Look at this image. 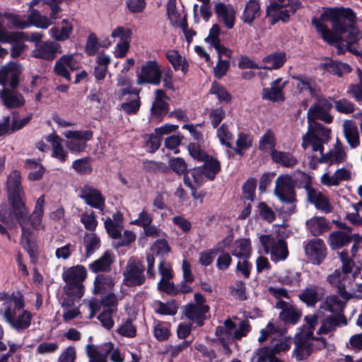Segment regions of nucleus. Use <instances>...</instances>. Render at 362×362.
<instances>
[{"instance_id":"obj_1","label":"nucleus","mask_w":362,"mask_h":362,"mask_svg":"<svg viewBox=\"0 0 362 362\" xmlns=\"http://www.w3.org/2000/svg\"><path fill=\"white\" fill-rule=\"evenodd\" d=\"M327 18L332 22L333 29L339 34L348 33V35L339 37L337 34L331 32L326 25H325L320 19L313 18V25L315 27L317 32L321 37L329 45H335L338 54H344L345 50L349 52L358 51L352 46L355 37H353L352 31L354 29H358L355 27L356 16L350 8H334L329 9L321 16V18Z\"/></svg>"},{"instance_id":"obj_2","label":"nucleus","mask_w":362,"mask_h":362,"mask_svg":"<svg viewBox=\"0 0 362 362\" xmlns=\"http://www.w3.org/2000/svg\"><path fill=\"white\" fill-rule=\"evenodd\" d=\"M332 105L325 98H317L316 101L308 110L307 118L308 129L306 134L303 136L302 147L306 150L313 147L314 150H322V144H327L330 139V129L317 122V119L329 124L333 117L329 113Z\"/></svg>"},{"instance_id":"obj_3","label":"nucleus","mask_w":362,"mask_h":362,"mask_svg":"<svg viewBox=\"0 0 362 362\" xmlns=\"http://www.w3.org/2000/svg\"><path fill=\"white\" fill-rule=\"evenodd\" d=\"M25 305L24 297L21 292L0 293V315L17 332L24 331L31 325L33 315L25 309Z\"/></svg>"},{"instance_id":"obj_4","label":"nucleus","mask_w":362,"mask_h":362,"mask_svg":"<svg viewBox=\"0 0 362 362\" xmlns=\"http://www.w3.org/2000/svg\"><path fill=\"white\" fill-rule=\"evenodd\" d=\"M45 204V197L42 195L37 199L34 210L30 215L22 200L17 199L12 208L11 213L21 228L22 242L25 243L28 247L32 243L34 230H43L45 228L42 222Z\"/></svg>"},{"instance_id":"obj_5","label":"nucleus","mask_w":362,"mask_h":362,"mask_svg":"<svg viewBox=\"0 0 362 362\" xmlns=\"http://www.w3.org/2000/svg\"><path fill=\"white\" fill-rule=\"evenodd\" d=\"M87 277V271L83 265H76L65 269L62 279L65 282L64 293L71 298H81L84 294L83 281Z\"/></svg>"},{"instance_id":"obj_6","label":"nucleus","mask_w":362,"mask_h":362,"mask_svg":"<svg viewBox=\"0 0 362 362\" xmlns=\"http://www.w3.org/2000/svg\"><path fill=\"white\" fill-rule=\"evenodd\" d=\"M296 182L292 177L288 174L281 175L275 181L274 195L284 204L286 209L283 212L292 214L296 209V196L295 192Z\"/></svg>"},{"instance_id":"obj_7","label":"nucleus","mask_w":362,"mask_h":362,"mask_svg":"<svg viewBox=\"0 0 362 362\" xmlns=\"http://www.w3.org/2000/svg\"><path fill=\"white\" fill-rule=\"evenodd\" d=\"M285 334V330H281L276 327L274 324L269 322L264 329H261L258 341L263 342L271 337L272 339L269 348L275 356L288 351L291 347L292 339Z\"/></svg>"},{"instance_id":"obj_8","label":"nucleus","mask_w":362,"mask_h":362,"mask_svg":"<svg viewBox=\"0 0 362 362\" xmlns=\"http://www.w3.org/2000/svg\"><path fill=\"white\" fill-rule=\"evenodd\" d=\"M259 242L264 247L266 254L270 255L271 260L274 262L284 261L288 256L286 243L273 235H262L259 237Z\"/></svg>"},{"instance_id":"obj_9","label":"nucleus","mask_w":362,"mask_h":362,"mask_svg":"<svg viewBox=\"0 0 362 362\" xmlns=\"http://www.w3.org/2000/svg\"><path fill=\"white\" fill-rule=\"evenodd\" d=\"M144 266L138 259L128 260L123 272V284L128 287L140 286L146 281Z\"/></svg>"},{"instance_id":"obj_10","label":"nucleus","mask_w":362,"mask_h":362,"mask_svg":"<svg viewBox=\"0 0 362 362\" xmlns=\"http://www.w3.org/2000/svg\"><path fill=\"white\" fill-rule=\"evenodd\" d=\"M324 144H322V150H314L313 147H309L313 153H319V156H311L310 165L312 168H315L318 163H329L330 164L339 163L346 160V154L344 148L340 143H337L333 148L325 154H323Z\"/></svg>"},{"instance_id":"obj_11","label":"nucleus","mask_w":362,"mask_h":362,"mask_svg":"<svg viewBox=\"0 0 362 362\" xmlns=\"http://www.w3.org/2000/svg\"><path fill=\"white\" fill-rule=\"evenodd\" d=\"M162 69L156 60H149L141 67L136 76V83L139 86L152 84L158 86L161 82Z\"/></svg>"},{"instance_id":"obj_12","label":"nucleus","mask_w":362,"mask_h":362,"mask_svg":"<svg viewBox=\"0 0 362 362\" xmlns=\"http://www.w3.org/2000/svg\"><path fill=\"white\" fill-rule=\"evenodd\" d=\"M300 7L298 0H277L267 6V13L285 22Z\"/></svg>"},{"instance_id":"obj_13","label":"nucleus","mask_w":362,"mask_h":362,"mask_svg":"<svg viewBox=\"0 0 362 362\" xmlns=\"http://www.w3.org/2000/svg\"><path fill=\"white\" fill-rule=\"evenodd\" d=\"M81 56L77 54H64L59 57L54 66V72L68 81H71V74L68 68L71 71H75L81 67Z\"/></svg>"},{"instance_id":"obj_14","label":"nucleus","mask_w":362,"mask_h":362,"mask_svg":"<svg viewBox=\"0 0 362 362\" xmlns=\"http://www.w3.org/2000/svg\"><path fill=\"white\" fill-rule=\"evenodd\" d=\"M23 71L22 66L11 62L0 69V85L5 87L9 85L12 88H16L19 85V76Z\"/></svg>"},{"instance_id":"obj_15","label":"nucleus","mask_w":362,"mask_h":362,"mask_svg":"<svg viewBox=\"0 0 362 362\" xmlns=\"http://www.w3.org/2000/svg\"><path fill=\"white\" fill-rule=\"evenodd\" d=\"M64 136L69 140L66 141V147L73 152H81L86 148V142L93 137V132L85 131H67Z\"/></svg>"},{"instance_id":"obj_16","label":"nucleus","mask_w":362,"mask_h":362,"mask_svg":"<svg viewBox=\"0 0 362 362\" xmlns=\"http://www.w3.org/2000/svg\"><path fill=\"white\" fill-rule=\"evenodd\" d=\"M305 252L313 264L319 265L326 257L325 244L319 238L311 240L305 245Z\"/></svg>"},{"instance_id":"obj_17","label":"nucleus","mask_w":362,"mask_h":362,"mask_svg":"<svg viewBox=\"0 0 362 362\" xmlns=\"http://www.w3.org/2000/svg\"><path fill=\"white\" fill-rule=\"evenodd\" d=\"M305 189L307 193L308 200L313 204L315 208L325 214L331 212L333 207L329 199L318 189L310 185H305Z\"/></svg>"},{"instance_id":"obj_18","label":"nucleus","mask_w":362,"mask_h":362,"mask_svg":"<svg viewBox=\"0 0 362 362\" xmlns=\"http://www.w3.org/2000/svg\"><path fill=\"white\" fill-rule=\"evenodd\" d=\"M79 197L93 208L100 211H103L105 208V198L102 194L96 189L88 185H85L81 188Z\"/></svg>"},{"instance_id":"obj_19","label":"nucleus","mask_w":362,"mask_h":362,"mask_svg":"<svg viewBox=\"0 0 362 362\" xmlns=\"http://www.w3.org/2000/svg\"><path fill=\"white\" fill-rule=\"evenodd\" d=\"M62 52L59 44L52 41H45L37 43L32 54L35 58L52 60L56 57L57 53L60 54Z\"/></svg>"},{"instance_id":"obj_20","label":"nucleus","mask_w":362,"mask_h":362,"mask_svg":"<svg viewBox=\"0 0 362 362\" xmlns=\"http://www.w3.org/2000/svg\"><path fill=\"white\" fill-rule=\"evenodd\" d=\"M113 350V344L107 342L98 347L93 344H88L86 346L88 362H107V357Z\"/></svg>"},{"instance_id":"obj_21","label":"nucleus","mask_w":362,"mask_h":362,"mask_svg":"<svg viewBox=\"0 0 362 362\" xmlns=\"http://www.w3.org/2000/svg\"><path fill=\"white\" fill-rule=\"evenodd\" d=\"M276 307L281 310L279 317L286 323L295 325L298 322L301 317V311L295 305L286 301L279 300Z\"/></svg>"},{"instance_id":"obj_22","label":"nucleus","mask_w":362,"mask_h":362,"mask_svg":"<svg viewBox=\"0 0 362 362\" xmlns=\"http://www.w3.org/2000/svg\"><path fill=\"white\" fill-rule=\"evenodd\" d=\"M0 98L4 105L7 108H19L24 105L25 100L23 95L16 88L4 87L0 91Z\"/></svg>"},{"instance_id":"obj_23","label":"nucleus","mask_w":362,"mask_h":362,"mask_svg":"<svg viewBox=\"0 0 362 362\" xmlns=\"http://www.w3.org/2000/svg\"><path fill=\"white\" fill-rule=\"evenodd\" d=\"M319 318L320 313L318 314L306 315L305 317V321L306 322V325L308 326V331L305 334H302V337H305L306 340L312 339V342L310 343L311 345L315 346L317 349H322L325 348L327 345L325 338L313 337V330L315 329L317 324Z\"/></svg>"},{"instance_id":"obj_24","label":"nucleus","mask_w":362,"mask_h":362,"mask_svg":"<svg viewBox=\"0 0 362 362\" xmlns=\"http://www.w3.org/2000/svg\"><path fill=\"white\" fill-rule=\"evenodd\" d=\"M327 281L333 286L337 288L338 293L340 296L347 301L351 298V293L346 291V282L348 281L346 275L343 274L339 269H336L333 273L328 275Z\"/></svg>"},{"instance_id":"obj_25","label":"nucleus","mask_w":362,"mask_h":362,"mask_svg":"<svg viewBox=\"0 0 362 362\" xmlns=\"http://www.w3.org/2000/svg\"><path fill=\"white\" fill-rule=\"evenodd\" d=\"M154 93L156 97L152 103L151 111L154 117L159 119L166 115L169 110V105L165 100L168 99V96L162 89H156Z\"/></svg>"},{"instance_id":"obj_26","label":"nucleus","mask_w":362,"mask_h":362,"mask_svg":"<svg viewBox=\"0 0 362 362\" xmlns=\"http://www.w3.org/2000/svg\"><path fill=\"white\" fill-rule=\"evenodd\" d=\"M21 176L18 171H13L7 180V188L9 198H12V208L17 199L22 200L23 189L21 184Z\"/></svg>"},{"instance_id":"obj_27","label":"nucleus","mask_w":362,"mask_h":362,"mask_svg":"<svg viewBox=\"0 0 362 362\" xmlns=\"http://www.w3.org/2000/svg\"><path fill=\"white\" fill-rule=\"evenodd\" d=\"M215 12L220 21H221L226 27L228 29L233 28L235 19V11L229 5L223 3H218L215 6Z\"/></svg>"},{"instance_id":"obj_28","label":"nucleus","mask_w":362,"mask_h":362,"mask_svg":"<svg viewBox=\"0 0 362 362\" xmlns=\"http://www.w3.org/2000/svg\"><path fill=\"white\" fill-rule=\"evenodd\" d=\"M319 67L325 71L332 74L342 76L344 74L351 72V69L346 63L334 61L331 59H327L319 64Z\"/></svg>"},{"instance_id":"obj_29","label":"nucleus","mask_w":362,"mask_h":362,"mask_svg":"<svg viewBox=\"0 0 362 362\" xmlns=\"http://www.w3.org/2000/svg\"><path fill=\"white\" fill-rule=\"evenodd\" d=\"M324 293L321 288L317 286L311 285L305 288L298 295L301 301L308 306H314L323 296Z\"/></svg>"},{"instance_id":"obj_30","label":"nucleus","mask_w":362,"mask_h":362,"mask_svg":"<svg viewBox=\"0 0 362 362\" xmlns=\"http://www.w3.org/2000/svg\"><path fill=\"white\" fill-rule=\"evenodd\" d=\"M46 140L51 144L52 156L62 163L65 162L68 153L62 146V139L55 133H52L46 137Z\"/></svg>"},{"instance_id":"obj_31","label":"nucleus","mask_w":362,"mask_h":362,"mask_svg":"<svg viewBox=\"0 0 362 362\" xmlns=\"http://www.w3.org/2000/svg\"><path fill=\"white\" fill-rule=\"evenodd\" d=\"M209 310V306H199L194 305V304H189L186 307L185 315L191 321L197 323L199 326H202L206 319L205 315Z\"/></svg>"},{"instance_id":"obj_32","label":"nucleus","mask_w":362,"mask_h":362,"mask_svg":"<svg viewBox=\"0 0 362 362\" xmlns=\"http://www.w3.org/2000/svg\"><path fill=\"white\" fill-rule=\"evenodd\" d=\"M261 14L260 4L258 0H249L243 11L241 19L248 25H252L253 21Z\"/></svg>"},{"instance_id":"obj_33","label":"nucleus","mask_w":362,"mask_h":362,"mask_svg":"<svg viewBox=\"0 0 362 362\" xmlns=\"http://www.w3.org/2000/svg\"><path fill=\"white\" fill-rule=\"evenodd\" d=\"M114 262L112 252L106 251L100 258L89 264V269L94 273L107 272Z\"/></svg>"},{"instance_id":"obj_34","label":"nucleus","mask_w":362,"mask_h":362,"mask_svg":"<svg viewBox=\"0 0 362 362\" xmlns=\"http://www.w3.org/2000/svg\"><path fill=\"white\" fill-rule=\"evenodd\" d=\"M343 133L352 148L357 147L360 144L359 133L356 123L352 120H346L343 123Z\"/></svg>"},{"instance_id":"obj_35","label":"nucleus","mask_w":362,"mask_h":362,"mask_svg":"<svg viewBox=\"0 0 362 362\" xmlns=\"http://www.w3.org/2000/svg\"><path fill=\"white\" fill-rule=\"evenodd\" d=\"M346 302L345 300H341L335 295L328 296L321 303L320 312L322 310L332 314L339 313L342 312Z\"/></svg>"},{"instance_id":"obj_36","label":"nucleus","mask_w":362,"mask_h":362,"mask_svg":"<svg viewBox=\"0 0 362 362\" xmlns=\"http://www.w3.org/2000/svg\"><path fill=\"white\" fill-rule=\"evenodd\" d=\"M231 254L239 259H248L251 255V244L249 239L236 240L231 250Z\"/></svg>"},{"instance_id":"obj_37","label":"nucleus","mask_w":362,"mask_h":362,"mask_svg":"<svg viewBox=\"0 0 362 362\" xmlns=\"http://www.w3.org/2000/svg\"><path fill=\"white\" fill-rule=\"evenodd\" d=\"M204 177L201 167L194 168L185 174L184 182L189 188L194 189L203 183Z\"/></svg>"},{"instance_id":"obj_38","label":"nucleus","mask_w":362,"mask_h":362,"mask_svg":"<svg viewBox=\"0 0 362 362\" xmlns=\"http://www.w3.org/2000/svg\"><path fill=\"white\" fill-rule=\"evenodd\" d=\"M28 23L30 27L35 26L41 29H47L53 23L49 17L42 15L37 9L30 10L28 15Z\"/></svg>"},{"instance_id":"obj_39","label":"nucleus","mask_w":362,"mask_h":362,"mask_svg":"<svg viewBox=\"0 0 362 362\" xmlns=\"http://www.w3.org/2000/svg\"><path fill=\"white\" fill-rule=\"evenodd\" d=\"M62 24V28L53 27L49 30L51 37L57 41L67 40L73 30V25L67 19H63Z\"/></svg>"},{"instance_id":"obj_40","label":"nucleus","mask_w":362,"mask_h":362,"mask_svg":"<svg viewBox=\"0 0 362 362\" xmlns=\"http://www.w3.org/2000/svg\"><path fill=\"white\" fill-rule=\"evenodd\" d=\"M281 78H278L273 81L270 88H265L262 90V98L271 101H277L283 100L282 89L284 84L279 86Z\"/></svg>"},{"instance_id":"obj_41","label":"nucleus","mask_w":362,"mask_h":362,"mask_svg":"<svg viewBox=\"0 0 362 362\" xmlns=\"http://www.w3.org/2000/svg\"><path fill=\"white\" fill-rule=\"evenodd\" d=\"M93 284V293H103L113 288L115 281L110 276L98 275L95 278Z\"/></svg>"},{"instance_id":"obj_42","label":"nucleus","mask_w":362,"mask_h":362,"mask_svg":"<svg viewBox=\"0 0 362 362\" xmlns=\"http://www.w3.org/2000/svg\"><path fill=\"white\" fill-rule=\"evenodd\" d=\"M284 362L276 357L268 346H263L253 352L251 362Z\"/></svg>"},{"instance_id":"obj_43","label":"nucleus","mask_w":362,"mask_h":362,"mask_svg":"<svg viewBox=\"0 0 362 362\" xmlns=\"http://www.w3.org/2000/svg\"><path fill=\"white\" fill-rule=\"evenodd\" d=\"M262 61L265 65L261 66V69H277L285 63L286 54L284 52H275L265 57Z\"/></svg>"},{"instance_id":"obj_44","label":"nucleus","mask_w":362,"mask_h":362,"mask_svg":"<svg viewBox=\"0 0 362 362\" xmlns=\"http://www.w3.org/2000/svg\"><path fill=\"white\" fill-rule=\"evenodd\" d=\"M351 236L343 231L332 233L329 237V244L332 249L336 250L349 244Z\"/></svg>"},{"instance_id":"obj_45","label":"nucleus","mask_w":362,"mask_h":362,"mask_svg":"<svg viewBox=\"0 0 362 362\" xmlns=\"http://www.w3.org/2000/svg\"><path fill=\"white\" fill-rule=\"evenodd\" d=\"M165 57L175 71L181 70L183 73L187 72L188 64L185 59L183 58L177 51L174 49L169 50L166 52Z\"/></svg>"},{"instance_id":"obj_46","label":"nucleus","mask_w":362,"mask_h":362,"mask_svg":"<svg viewBox=\"0 0 362 362\" xmlns=\"http://www.w3.org/2000/svg\"><path fill=\"white\" fill-rule=\"evenodd\" d=\"M310 232L315 236L320 235L327 229V221L323 217H313L306 222Z\"/></svg>"},{"instance_id":"obj_47","label":"nucleus","mask_w":362,"mask_h":362,"mask_svg":"<svg viewBox=\"0 0 362 362\" xmlns=\"http://www.w3.org/2000/svg\"><path fill=\"white\" fill-rule=\"evenodd\" d=\"M4 16L14 28L24 30L30 28L28 16H26L25 15L5 13Z\"/></svg>"},{"instance_id":"obj_48","label":"nucleus","mask_w":362,"mask_h":362,"mask_svg":"<svg viewBox=\"0 0 362 362\" xmlns=\"http://www.w3.org/2000/svg\"><path fill=\"white\" fill-rule=\"evenodd\" d=\"M294 79L297 81L296 86L300 93L308 90L312 96L317 95L316 83L312 78L300 76L294 77Z\"/></svg>"},{"instance_id":"obj_49","label":"nucleus","mask_w":362,"mask_h":362,"mask_svg":"<svg viewBox=\"0 0 362 362\" xmlns=\"http://www.w3.org/2000/svg\"><path fill=\"white\" fill-rule=\"evenodd\" d=\"M272 158L275 163L285 167L291 168L297 163V159L288 152L273 151Z\"/></svg>"},{"instance_id":"obj_50","label":"nucleus","mask_w":362,"mask_h":362,"mask_svg":"<svg viewBox=\"0 0 362 362\" xmlns=\"http://www.w3.org/2000/svg\"><path fill=\"white\" fill-rule=\"evenodd\" d=\"M276 139L274 132L267 129L259 141V148L264 152H273L275 151Z\"/></svg>"},{"instance_id":"obj_51","label":"nucleus","mask_w":362,"mask_h":362,"mask_svg":"<svg viewBox=\"0 0 362 362\" xmlns=\"http://www.w3.org/2000/svg\"><path fill=\"white\" fill-rule=\"evenodd\" d=\"M201 168L205 177L213 180L220 170V163L216 159L209 156L204 160V164Z\"/></svg>"},{"instance_id":"obj_52","label":"nucleus","mask_w":362,"mask_h":362,"mask_svg":"<svg viewBox=\"0 0 362 362\" xmlns=\"http://www.w3.org/2000/svg\"><path fill=\"white\" fill-rule=\"evenodd\" d=\"M167 12L171 23L177 27L184 26L186 23L185 16H182L176 10L175 0H169L167 5Z\"/></svg>"},{"instance_id":"obj_53","label":"nucleus","mask_w":362,"mask_h":362,"mask_svg":"<svg viewBox=\"0 0 362 362\" xmlns=\"http://www.w3.org/2000/svg\"><path fill=\"white\" fill-rule=\"evenodd\" d=\"M25 167L30 170L28 173L30 180H38L42 177L45 169L37 160L28 159L25 162Z\"/></svg>"},{"instance_id":"obj_54","label":"nucleus","mask_w":362,"mask_h":362,"mask_svg":"<svg viewBox=\"0 0 362 362\" xmlns=\"http://www.w3.org/2000/svg\"><path fill=\"white\" fill-rule=\"evenodd\" d=\"M252 144V139L250 134L240 133L235 142V146L233 149L235 153L243 156L244 151L250 148Z\"/></svg>"},{"instance_id":"obj_55","label":"nucleus","mask_w":362,"mask_h":362,"mask_svg":"<svg viewBox=\"0 0 362 362\" xmlns=\"http://www.w3.org/2000/svg\"><path fill=\"white\" fill-rule=\"evenodd\" d=\"M321 322V326L317 332L319 334H328L329 332L334 331L339 325L338 318L333 315L325 317L322 320Z\"/></svg>"},{"instance_id":"obj_56","label":"nucleus","mask_w":362,"mask_h":362,"mask_svg":"<svg viewBox=\"0 0 362 362\" xmlns=\"http://www.w3.org/2000/svg\"><path fill=\"white\" fill-rule=\"evenodd\" d=\"M80 221L84 228L89 231H94L98 224L95 213L91 210L83 212Z\"/></svg>"},{"instance_id":"obj_57","label":"nucleus","mask_w":362,"mask_h":362,"mask_svg":"<svg viewBox=\"0 0 362 362\" xmlns=\"http://www.w3.org/2000/svg\"><path fill=\"white\" fill-rule=\"evenodd\" d=\"M86 255L87 257L92 255L100 247V241L95 233H88L85 236Z\"/></svg>"},{"instance_id":"obj_58","label":"nucleus","mask_w":362,"mask_h":362,"mask_svg":"<svg viewBox=\"0 0 362 362\" xmlns=\"http://www.w3.org/2000/svg\"><path fill=\"white\" fill-rule=\"evenodd\" d=\"M280 281L287 286L297 287L300 282V274L296 272L288 271L279 277Z\"/></svg>"},{"instance_id":"obj_59","label":"nucleus","mask_w":362,"mask_h":362,"mask_svg":"<svg viewBox=\"0 0 362 362\" xmlns=\"http://www.w3.org/2000/svg\"><path fill=\"white\" fill-rule=\"evenodd\" d=\"M153 334L159 341L168 339L170 334V324L164 322H157L153 327Z\"/></svg>"},{"instance_id":"obj_60","label":"nucleus","mask_w":362,"mask_h":362,"mask_svg":"<svg viewBox=\"0 0 362 362\" xmlns=\"http://www.w3.org/2000/svg\"><path fill=\"white\" fill-rule=\"evenodd\" d=\"M135 96L129 102L122 103L121 104V109L127 115L136 114L140 107L141 102L139 96V93L136 90Z\"/></svg>"},{"instance_id":"obj_61","label":"nucleus","mask_w":362,"mask_h":362,"mask_svg":"<svg viewBox=\"0 0 362 362\" xmlns=\"http://www.w3.org/2000/svg\"><path fill=\"white\" fill-rule=\"evenodd\" d=\"M105 228L112 238L117 239L121 236L122 226L119 222H114L108 218L105 221Z\"/></svg>"},{"instance_id":"obj_62","label":"nucleus","mask_w":362,"mask_h":362,"mask_svg":"<svg viewBox=\"0 0 362 362\" xmlns=\"http://www.w3.org/2000/svg\"><path fill=\"white\" fill-rule=\"evenodd\" d=\"M210 93L215 95L220 102L225 101L228 103L231 99L230 94L225 88L216 82L212 83Z\"/></svg>"},{"instance_id":"obj_63","label":"nucleus","mask_w":362,"mask_h":362,"mask_svg":"<svg viewBox=\"0 0 362 362\" xmlns=\"http://www.w3.org/2000/svg\"><path fill=\"white\" fill-rule=\"evenodd\" d=\"M257 181L254 178L248 179L243 185V196L244 199L252 202L255 196Z\"/></svg>"},{"instance_id":"obj_64","label":"nucleus","mask_w":362,"mask_h":362,"mask_svg":"<svg viewBox=\"0 0 362 362\" xmlns=\"http://www.w3.org/2000/svg\"><path fill=\"white\" fill-rule=\"evenodd\" d=\"M210 122L214 128H216L226 117L225 111L221 107L211 108L208 112Z\"/></svg>"}]
</instances>
